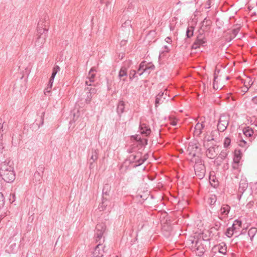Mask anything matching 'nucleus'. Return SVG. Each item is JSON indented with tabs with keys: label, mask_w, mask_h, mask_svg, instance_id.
I'll return each mask as SVG.
<instances>
[{
	"label": "nucleus",
	"mask_w": 257,
	"mask_h": 257,
	"mask_svg": "<svg viewBox=\"0 0 257 257\" xmlns=\"http://www.w3.org/2000/svg\"><path fill=\"white\" fill-rule=\"evenodd\" d=\"M105 225L103 223L97 224L96 226L95 240L96 242H98V244L96 245L93 252L94 257H101L103 256L104 250H101L99 246L104 242V239L102 238V236L105 230Z\"/></svg>",
	"instance_id": "1"
},
{
	"label": "nucleus",
	"mask_w": 257,
	"mask_h": 257,
	"mask_svg": "<svg viewBox=\"0 0 257 257\" xmlns=\"http://www.w3.org/2000/svg\"><path fill=\"white\" fill-rule=\"evenodd\" d=\"M46 21H40L38 24V37L35 42V46L38 48H41L45 43L47 37L48 29L46 28L48 25Z\"/></svg>",
	"instance_id": "2"
},
{
	"label": "nucleus",
	"mask_w": 257,
	"mask_h": 257,
	"mask_svg": "<svg viewBox=\"0 0 257 257\" xmlns=\"http://www.w3.org/2000/svg\"><path fill=\"white\" fill-rule=\"evenodd\" d=\"M0 176L6 182H13L15 179L14 168L5 163L2 164L0 168Z\"/></svg>",
	"instance_id": "3"
},
{
	"label": "nucleus",
	"mask_w": 257,
	"mask_h": 257,
	"mask_svg": "<svg viewBox=\"0 0 257 257\" xmlns=\"http://www.w3.org/2000/svg\"><path fill=\"white\" fill-rule=\"evenodd\" d=\"M194 163V169L195 175L199 179L204 178L205 174V168L201 159H197V160L193 159L192 162Z\"/></svg>",
	"instance_id": "4"
},
{
	"label": "nucleus",
	"mask_w": 257,
	"mask_h": 257,
	"mask_svg": "<svg viewBox=\"0 0 257 257\" xmlns=\"http://www.w3.org/2000/svg\"><path fill=\"white\" fill-rule=\"evenodd\" d=\"M201 149L199 145L195 143H190L188 147L187 152H188L190 160L192 162L193 159L197 160V159H201L200 156Z\"/></svg>",
	"instance_id": "5"
},
{
	"label": "nucleus",
	"mask_w": 257,
	"mask_h": 257,
	"mask_svg": "<svg viewBox=\"0 0 257 257\" xmlns=\"http://www.w3.org/2000/svg\"><path fill=\"white\" fill-rule=\"evenodd\" d=\"M206 242V240L201 238L195 240V242L192 241V248L198 256H202L205 252L206 250V245L205 243Z\"/></svg>",
	"instance_id": "6"
},
{
	"label": "nucleus",
	"mask_w": 257,
	"mask_h": 257,
	"mask_svg": "<svg viewBox=\"0 0 257 257\" xmlns=\"http://www.w3.org/2000/svg\"><path fill=\"white\" fill-rule=\"evenodd\" d=\"M229 120V117L228 115L225 114H221L220 115L217 124V128L219 131L222 132L226 129L228 125Z\"/></svg>",
	"instance_id": "7"
},
{
	"label": "nucleus",
	"mask_w": 257,
	"mask_h": 257,
	"mask_svg": "<svg viewBox=\"0 0 257 257\" xmlns=\"http://www.w3.org/2000/svg\"><path fill=\"white\" fill-rule=\"evenodd\" d=\"M154 69L155 66L153 64H149L147 65L145 62H142L140 65L138 73L139 76H141L144 73H146L149 74L152 70H154Z\"/></svg>",
	"instance_id": "8"
},
{
	"label": "nucleus",
	"mask_w": 257,
	"mask_h": 257,
	"mask_svg": "<svg viewBox=\"0 0 257 257\" xmlns=\"http://www.w3.org/2000/svg\"><path fill=\"white\" fill-rule=\"evenodd\" d=\"M132 26L131 21H126L122 24L121 31L122 32V35L128 36L132 31Z\"/></svg>",
	"instance_id": "9"
},
{
	"label": "nucleus",
	"mask_w": 257,
	"mask_h": 257,
	"mask_svg": "<svg viewBox=\"0 0 257 257\" xmlns=\"http://www.w3.org/2000/svg\"><path fill=\"white\" fill-rule=\"evenodd\" d=\"M86 96L85 98V101L88 104L90 102L92 95L96 93V89L95 88L87 87L85 89Z\"/></svg>",
	"instance_id": "10"
},
{
	"label": "nucleus",
	"mask_w": 257,
	"mask_h": 257,
	"mask_svg": "<svg viewBox=\"0 0 257 257\" xmlns=\"http://www.w3.org/2000/svg\"><path fill=\"white\" fill-rule=\"evenodd\" d=\"M205 43L206 41L204 40V36L202 34H200L192 45V47L193 49H196L200 46H203Z\"/></svg>",
	"instance_id": "11"
},
{
	"label": "nucleus",
	"mask_w": 257,
	"mask_h": 257,
	"mask_svg": "<svg viewBox=\"0 0 257 257\" xmlns=\"http://www.w3.org/2000/svg\"><path fill=\"white\" fill-rule=\"evenodd\" d=\"M99 150L97 149H92L90 153V159L89 160L90 167H92L93 163L98 159Z\"/></svg>",
	"instance_id": "12"
},
{
	"label": "nucleus",
	"mask_w": 257,
	"mask_h": 257,
	"mask_svg": "<svg viewBox=\"0 0 257 257\" xmlns=\"http://www.w3.org/2000/svg\"><path fill=\"white\" fill-rule=\"evenodd\" d=\"M219 152L218 147H210L206 151V155L210 159H213Z\"/></svg>",
	"instance_id": "13"
},
{
	"label": "nucleus",
	"mask_w": 257,
	"mask_h": 257,
	"mask_svg": "<svg viewBox=\"0 0 257 257\" xmlns=\"http://www.w3.org/2000/svg\"><path fill=\"white\" fill-rule=\"evenodd\" d=\"M168 95L167 92L165 93L164 92L160 93L156 96V100H155V104L157 107L158 105L163 103L166 99V97Z\"/></svg>",
	"instance_id": "14"
},
{
	"label": "nucleus",
	"mask_w": 257,
	"mask_h": 257,
	"mask_svg": "<svg viewBox=\"0 0 257 257\" xmlns=\"http://www.w3.org/2000/svg\"><path fill=\"white\" fill-rule=\"evenodd\" d=\"M94 71H95V70L93 68H92L89 71L87 77L89 80H86L85 81L86 85L91 86V83L94 82V78L95 76V74L94 73Z\"/></svg>",
	"instance_id": "15"
},
{
	"label": "nucleus",
	"mask_w": 257,
	"mask_h": 257,
	"mask_svg": "<svg viewBox=\"0 0 257 257\" xmlns=\"http://www.w3.org/2000/svg\"><path fill=\"white\" fill-rule=\"evenodd\" d=\"M226 245L223 242L214 246L213 248L214 249L217 250L218 253H221L223 255L225 254L226 253Z\"/></svg>",
	"instance_id": "16"
},
{
	"label": "nucleus",
	"mask_w": 257,
	"mask_h": 257,
	"mask_svg": "<svg viewBox=\"0 0 257 257\" xmlns=\"http://www.w3.org/2000/svg\"><path fill=\"white\" fill-rule=\"evenodd\" d=\"M140 132L142 134H144L146 136H148L150 134L151 132V130L150 127H149L145 123H141L140 125Z\"/></svg>",
	"instance_id": "17"
},
{
	"label": "nucleus",
	"mask_w": 257,
	"mask_h": 257,
	"mask_svg": "<svg viewBox=\"0 0 257 257\" xmlns=\"http://www.w3.org/2000/svg\"><path fill=\"white\" fill-rule=\"evenodd\" d=\"M227 155V153L226 152V150L222 151L218 157L216 158L215 161V163H216L218 165H219L221 162L225 159Z\"/></svg>",
	"instance_id": "18"
},
{
	"label": "nucleus",
	"mask_w": 257,
	"mask_h": 257,
	"mask_svg": "<svg viewBox=\"0 0 257 257\" xmlns=\"http://www.w3.org/2000/svg\"><path fill=\"white\" fill-rule=\"evenodd\" d=\"M241 225V222L239 220H236L232 225V226L230 228H232V230L234 233H236L237 232V230L239 229Z\"/></svg>",
	"instance_id": "19"
},
{
	"label": "nucleus",
	"mask_w": 257,
	"mask_h": 257,
	"mask_svg": "<svg viewBox=\"0 0 257 257\" xmlns=\"http://www.w3.org/2000/svg\"><path fill=\"white\" fill-rule=\"evenodd\" d=\"M204 128V125L202 123H197L195 126L194 133L196 135H199L202 132V130Z\"/></svg>",
	"instance_id": "20"
},
{
	"label": "nucleus",
	"mask_w": 257,
	"mask_h": 257,
	"mask_svg": "<svg viewBox=\"0 0 257 257\" xmlns=\"http://www.w3.org/2000/svg\"><path fill=\"white\" fill-rule=\"evenodd\" d=\"M230 207L227 205H223L220 209V213L226 215L229 212Z\"/></svg>",
	"instance_id": "21"
},
{
	"label": "nucleus",
	"mask_w": 257,
	"mask_h": 257,
	"mask_svg": "<svg viewBox=\"0 0 257 257\" xmlns=\"http://www.w3.org/2000/svg\"><path fill=\"white\" fill-rule=\"evenodd\" d=\"M124 109V102L123 101H120L118 103L117 112L119 114H121L123 112Z\"/></svg>",
	"instance_id": "22"
},
{
	"label": "nucleus",
	"mask_w": 257,
	"mask_h": 257,
	"mask_svg": "<svg viewBox=\"0 0 257 257\" xmlns=\"http://www.w3.org/2000/svg\"><path fill=\"white\" fill-rule=\"evenodd\" d=\"M243 133L246 137H250L252 135L253 131L251 128L247 127L243 130Z\"/></svg>",
	"instance_id": "23"
},
{
	"label": "nucleus",
	"mask_w": 257,
	"mask_h": 257,
	"mask_svg": "<svg viewBox=\"0 0 257 257\" xmlns=\"http://www.w3.org/2000/svg\"><path fill=\"white\" fill-rule=\"evenodd\" d=\"M126 75L127 72L126 69L124 67L121 68L119 72V77L121 78L122 77L126 76Z\"/></svg>",
	"instance_id": "24"
},
{
	"label": "nucleus",
	"mask_w": 257,
	"mask_h": 257,
	"mask_svg": "<svg viewBox=\"0 0 257 257\" xmlns=\"http://www.w3.org/2000/svg\"><path fill=\"white\" fill-rule=\"evenodd\" d=\"M60 71V67L58 66H56L54 69H53V72L52 73V75H51V78H52V79H54L55 77V75H56V74L57 73V72L58 71Z\"/></svg>",
	"instance_id": "25"
},
{
	"label": "nucleus",
	"mask_w": 257,
	"mask_h": 257,
	"mask_svg": "<svg viewBox=\"0 0 257 257\" xmlns=\"http://www.w3.org/2000/svg\"><path fill=\"white\" fill-rule=\"evenodd\" d=\"M60 71V67L58 66H56L54 69H53V72L52 73V75H51V78H52V79H54L55 77V75H56V74L57 73V72L58 71Z\"/></svg>",
	"instance_id": "26"
},
{
	"label": "nucleus",
	"mask_w": 257,
	"mask_h": 257,
	"mask_svg": "<svg viewBox=\"0 0 257 257\" xmlns=\"http://www.w3.org/2000/svg\"><path fill=\"white\" fill-rule=\"evenodd\" d=\"M60 71V67L58 66H56L54 69H53V72L52 73V75H51V78H52V79H54L55 77V75H56V74L57 73V72L58 71Z\"/></svg>",
	"instance_id": "27"
},
{
	"label": "nucleus",
	"mask_w": 257,
	"mask_h": 257,
	"mask_svg": "<svg viewBox=\"0 0 257 257\" xmlns=\"http://www.w3.org/2000/svg\"><path fill=\"white\" fill-rule=\"evenodd\" d=\"M234 232L233 231L232 228L229 227L227 228L225 234L228 237H231L232 235L234 234Z\"/></svg>",
	"instance_id": "28"
},
{
	"label": "nucleus",
	"mask_w": 257,
	"mask_h": 257,
	"mask_svg": "<svg viewBox=\"0 0 257 257\" xmlns=\"http://www.w3.org/2000/svg\"><path fill=\"white\" fill-rule=\"evenodd\" d=\"M193 28L192 27H191L189 28H188L187 32H186V35L188 38H190L192 36H193Z\"/></svg>",
	"instance_id": "29"
},
{
	"label": "nucleus",
	"mask_w": 257,
	"mask_h": 257,
	"mask_svg": "<svg viewBox=\"0 0 257 257\" xmlns=\"http://www.w3.org/2000/svg\"><path fill=\"white\" fill-rule=\"evenodd\" d=\"M129 5L128 6V9H133L137 4V0H130L128 1Z\"/></svg>",
	"instance_id": "30"
},
{
	"label": "nucleus",
	"mask_w": 257,
	"mask_h": 257,
	"mask_svg": "<svg viewBox=\"0 0 257 257\" xmlns=\"http://www.w3.org/2000/svg\"><path fill=\"white\" fill-rule=\"evenodd\" d=\"M216 79H217V76L215 74L214 76V81H213V87L214 89L217 90L221 88L220 86L217 85V81Z\"/></svg>",
	"instance_id": "31"
},
{
	"label": "nucleus",
	"mask_w": 257,
	"mask_h": 257,
	"mask_svg": "<svg viewBox=\"0 0 257 257\" xmlns=\"http://www.w3.org/2000/svg\"><path fill=\"white\" fill-rule=\"evenodd\" d=\"M5 198L3 194L0 193V209L4 206Z\"/></svg>",
	"instance_id": "32"
},
{
	"label": "nucleus",
	"mask_w": 257,
	"mask_h": 257,
	"mask_svg": "<svg viewBox=\"0 0 257 257\" xmlns=\"http://www.w3.org/2000/svg\"><path fill=\"white\" fill-rule=\"evenodd\" d=\"M136 75H137V72L135 70H131L130 73V79L133 80L134 78L137 77V76Z\"/></svg>",
	"instance_id": "33"
},
{
	"label": "nucleus",
	"mask_w": 257,
	"mask_h": 257,
	"mask_svg": "<svg viewBox=\"0 0 257 257\" xmlns=\"http://www.w3.org/2000/svg\"><path fill=\"white\" fill-rule=\"evenodd\" d=\"M230 142H231V141L229 138H226L224 141V147L225 148H227V147H228L230 144Z\"/></svg>",
	"instance_id": "34"
},
{
	"label": "nucleus",
	"mask_w": 257,
	"mask_h": 257,
	"mask_svg": "<svg viewBox=\"0 0 257 257\" xmlns=\"http://www.w3.org/2000/svg\"><path fill=\"white\" fill-rule=\"evenodd\" d=\"M3 135L0 133V150H3L4 148L2 141Z\"/></svg>",
	"instance_id": "35"
},
{
	"label": "nucleus",
	"mask_w": 257,
	"mask_h": 257,
	"mask_svg": "<svg viewBox=\"0 0 257 257\" xmlns=\"http://www.w3.org/2000/svg\"><path fill=\"white\" fill-rule=\"evenodd\" d=\"M239 31V28L234 29L232 30V34L233 35L234 37H236L237 36V33H238Z\"/></svg>",
	"instance_id": "36"
},
{
	"label": "nucleus",
	"mask_w": 257,
	"mask_h": 257,
	"mask_svg": "<svg viewBox=\"0 0 257 257\" xmlns=\"http://www.w3.org/2000/svg\"><path fill=\"white\" fill-rule=\"evenodd\" d=\"M210 203L211 204H213L215 203V202H216V197L215 196H212L211 198H210Z\"/></svg>",
	"instance_id": "37"
},
{
	"label": "nucleus",
	"mask_w": 257,
	"mask_h": 257,
	"mask_svg": "<svg viewBox=\"0 0 257 257\" xmlns=\"http://www.w3.org/2000/svg\"><path fill=\"white\" fill-rule=\"evenodd\" d=\"M34 178H35V179L37 178L38 179V180L40 181V179L41 178L40 173L39 172H36L34 174Z\"/></svg>",
	"instance_id": "38"
},
{
	"label": "nucleus",
	"mask_w": 257,
	"mask_h": 257,
	"mask_svg": "<svg viewBox=\"0 0 257 257\" xmlns=\"http://www.w3.org/2000/svg\"><path fill=\"white\" fill-rule=\"evenodd\" d=\"M106 9L110 10L111 9V5L110 2H107L106 3Z\"/></svg>",
	"instance_id": "39"
},
{
	"label": "nucleus",
	"mask_w": 257,
	"mask_h": 257,
	"mask_svg": "<svg viewBox=\"0 0 257 257\" xmlns=\"http://www.w3.org/2000/svg\"><path fill=\"white\" fill-rule=\"evenodd\" d=\"M246 144V142L245 141L242 140L240 142L239 145L241 147H244L245 146Z\"/></svg>",
	"instance_id": "40"
},
{
	"label": "nucleus",
	"mask_w": 257,
	"mask_h": 257,
	"mask_svg": "<svg viewBox=\"0 0 257 257\" xmlns=\"http://www.w3.org/2000/svg\"><path fill=\"white\" fill-rule=\"evenodd\" d=\"M252 101L254 104H257V96L253 97L252 99Z\"/></svg>",
	"instance_id": "41"
},
{
	"label": "nucleus",
	"mask_w": 257,
	"mask_h": 257,
	"mask_svg": "<svg viewBox=\"0 0 257 257\" xmlns=\"http://www.w3.org/2000/svg\"><path fill=\"white\" fill-rule=\"evenodd\" d=\"M50 88L48 87L47 88L45 89L44 90V93L45 95H47V93H49L50 91Z\"/></svg>",
	"instance_id": "42"
},
{
	"label": "nucleus",
	"mask_w": 257,
	"mask_h": 257,
	"mask_svg": "<svg viewBox=\"0 0 257 257\" xmlns=\"http://www.w3.org/2000/svg\"><path fill=\"white\" fill-rule=\"evenodd\" d=\"M148 154H146V155H145L144 156V159H143V160H142V162H141V163H140V164H139L140 165L141 163H142L143 162H144L145 160H146L147 159V158H148Z\"/></svg>",
	"instance_id": "43"
},
{
	"label": "nucleus",
	"mask_w": 257,
	"mask_h": 257,
	"mask_svg": "<svg viewBox=\"0 0 257 257\" xmlns=\"http://www.w3.org/2000/svg\"><path fill=\"white\" fill-rule=\"evenodd\" d=\"M165 41L167 43H170L172 41L171 40V38L170 37H167L166 39H165Z\"/></svg>",
	"instance_id": "44"
},
{
	"label": "nucleus",
	"mask_w": 257,
	"mask_h": 257,
	"mask_svg": "<svg viewBox=\"0 0 257 257\" xmlns=\"http://www.w3.org/2000/svg\"><path fill=\"white\" fill-rule=\"evenodd\" d=\"M164 49H165V50H164V51H163V52H169V48H168V47L167 46H164Z\"/></svg>",
	"instance_id": "45"
},
{
	"label": "nucleus",
	"mask_w": 257,
	"mask_h": 257,
	"mask_svg": "<svg viewBox=\"0 0 257 257\" xmlns=\"http://www.w3.org/2000/svg\"><path fill=\"white\" fill-rule=\"evenodd\" d=\"M126 42V40H122L120 42V45L121 46H123L124 45L125 43Z\"/></svg>",
	"instance_id": "46"
},
{
	"label": "nucleus",
	"mask_w": 257,
	"mask_h": 257,
	"mask_svg": "<svg viewBox=\"0 0 257 257\" xmlns=\"http://www.w3.org/2000/svg\"><path fill=\"white\" fill-rule=\"evenodd\" d=\"M248 87L246 85H245V87H244V89L243 90V91L244 92H247L248 91Z\"/></svg>",
	"instance_id": "47"
},
{
	"label": "nucleus",
	"mask_w": 257,
	"mask_h": 257,
	"mask_svg": "<svg viewBox=\"0 0 257 257\" xmlns=\"http://www.w3.org/2000/svg\"><path fill=\"white\" fill-rule=\"evenodd\" d=\"M171 124L172 125H176L177 124V122H176V121L174 120L172 122H171Z\"/></svg>",
	"instance_id": "48"
},
{
	"label": "nucleus",
	"mask_w": 257,
	"mask_h": 257,
	"mask_svg": "<svg viewBox=\"0 0 257 257\" xmlns=\"http://www.w3.org/2000/svg\"><path fill=\"white\" fill-rule=\"evenodd\" d=\"M53 80H54V79H52V78H50V80H49V83H51V84H53Z\"/></svg>",
	"instance_id": "49"
},
{
	"label": "nucleus",
	"mask_w": 257,
	"mask_h": 257,
	"mask_svg": "<svg viewBox=\"0 0 257 257\" xmlns=\"http://www.w3.org/2000/svg\"><path fill=\"white\" fill-rule=\"evenodd\" d=\"M52 86V84H51V83H49L48 84V87L51 88Z\"/></svg>",
	"instance_id": "50"
},
{
	"label": "nucleus",
	"mask_w": 257,
	"mask_h": 257,
	"mask_svg": "<svg viewBox=\"0 0 257 257\" xmlns=\"http://www.w3.org/2000/svg\"><path fill=\"white\" fill-rule=\"evenodd\" d=\"M248 83H249V85H252V82H251V81H249Z\"/></svg>",
	"instance_id": "51"
},
{
	"label": "nucleus",
	"mask_w": 257,
	"mask_h": 257,
	"mask_svg": "<svg viewBox=\"0 0 257 257\" xmlns=\"http://www.w3.org/2000/svg\"><path fill=\"white\" fill-rule=\"evenodd\" d=\"M245 187H247V185L246 184H244L243 187L244 188Z\"/></svg>",
	"instance_id": "52"
},
{
	"label": "nucleus",
	"mask_w": 257,
	"mask_h": 257,
	"mask_svg": "<svg viewBox=\"0 0 257 257\" xmlns=\"http://www.w3.org/2000/svg\"><path fill=\"white\" fill-rule=\"evenodd\" d=\"M122 80L123 81H125V78H122Z\"/></svg>",
	"instance_id": "53"
},
{
	"label": "nucleus",
	"mask_w": 257,
	"mask_h": 257,
	"mask_svg": "<svg viewBox=\"0 0 257 257\" xmlns=\"http://www.w3.org/2000/svg\"><path fill=\"white\" fill-rule=\"evenodd\" d=\"M242 184V183H240V184H239V185H240V186H239V188H240L241 187V185Z\"/></svg>",
	"instance_id": "54"
},
{
	"label": "nucleus",
	"mask_w": 257,
	"mask_h": 257,
	"mask_svg": "<svg viewBox=\"0 0 257 257\" xmlns=\"http://www.w3.org/2000/svg\"><path fill=\"white\" fill-rule=\"evenodd\" d=\"M251 231V229H250V230H249L248 234H249V233H250V232Z\"/></svg>",
	"instance_id": "55"
},
{
	"label": "nucleus",
	"mask_w": 257,
	"mask_h": 257,
	"mask_svg": "<svg viewBox=\"0 0 257 257\" xmlns=\"http://www.w3.org/2000/svg\"><path fill=\"white\" fill-rule=\"evenodd\" d=\"M147 140H145V142H146V144H147Z\"/></svg>",
	"instance_id": "56"
},
{
	"label": "nucleus",
	"mask_w": 257,
	"mask_h": 257,
	"mask_svg": "<svg viewBox=\"0 0 257 257\" xmlns=\"http://www.w3.org/2000/svg\"><path fill=\"white\" fill-rule=\"evenodd\" d=\"M101 3H103V0H101Z\"/></svg>",
	"instance_id": "57"
},
{
	"label": "nucleus",
	"mask_w": 257,
	"mask_h": 257,
	"mask_svg": "<svg viewBox=\"0 0 257 257\" xmlns=\"http://www.w3.org/2000/svg\"><path fill=\"white\" fill-rule=\"evenodd\" d=\"M214 255H215V254L213 256H212V257H214Z\"/></svg>",
	"instance_id": "58"
}]
</instances>
